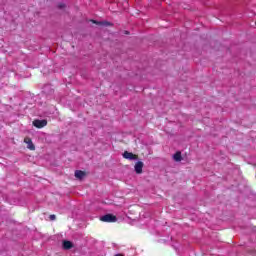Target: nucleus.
Instances as JSON below:
<instances>
[{"label": "nucleus", "instance_id": "obj_3", "mask_svg": "<svg viewBox=\"0 0 256 256\" xmlns=\"http://www.w3.org/2000/svg\"><path fill=\"white\" fill-rule=\"evenodd\" d=\"M123 157H124V159H128L129 161H137V155H135L131 152H128V151H125L123 153Z\"/></svg>", "mask_w": 256, "mask_h": 256}, {"label": "nucleus", "instance_id": "obj_6", "mask_svg": "<svg viewBox=\"0 0 256 256\" xmlns=\"http://www.w3.org/2000/svg\"><path fill=\"white\" fill-rule=\"evenodd\" d=\"M75 177H76V179H83V177H85V172H83L81 170H76Z\"/></svg>", "mask_w": 256, "mask_h": 256}, {"label": "nucleus", "instance_id": "obj_10", "mask_svg": "<svg viewBox=\"0 0 256 256\" xmlns=\"http://www.w3.org/2000/svg\"><path fill=\"white\" fill-rule=\"evenodd\" d=\"M55 219H56L55 214L50 215V221H55Z\"/></svg>", "mask_w": 256, "mask_h": 256}, {"label": "nucleus", "instance_id": "obj_11", "mask_svg": "<svg viewBox=\"0 0 256 256\" xmlns=\"http://www.w3.org/2000/svg\"><path fill=\"white\" fill-rule=\"evenodd\" d=\"M59 7H60V9H63V7H65V5H64V4H62V5H60Z\"/></svg>", "mask_w": 256, "mask_h": 256}, {"label": "nucleus", "instance_id": "obj_4", "mask_svg": "<svg viewBox=\"0 0 256 256\" xmlns=\"http://www.w3.org/2000/svg\"><path fill=\"white\" fill-rule=\"evenodd\" d=\"M134 169L138 175H141V173H143V162L138 161L135 164Z\"/></svg>", "mask_w": 256, "mask_h": 256}, {"label": "nucleus", "instance_id": "obj_9", "mask_svg": "<svg viewBox=\"0 0 256 256\" xmlns=\"http://www.w3.org/2000/svg\"><path fill=\"white\" fill-rule=\"evenodd\" d=\"M92 22H94L96 25H109L107 22H97L95 20H92Z\"/></svg>", "mask_w": 256, "mask_h": 256}, {"label": "nucleus", "instance_id": "obj_7", "mask_svg": "<svg viewBox=\"0 0 256 256\" xmlns=\"http://www.w3.org/2000/svg\"><path fill=\"white\" fill-rule=\"evenodd\" d=\"M63 247L64 249H71L73 247V243H71V241L65 240L63 242Z\"/></svg>", "mask_w": 256, "mask_h": 256}, {"label": "nucleus", "instance_id": "obj_5", "mask_svg": "<svg viewBox=\"0 0 256 256\" xmlns=\"http://www.w3.org/2000/svg\"><path fill=\"white\" fill-rule=\"evenodd\" d=\"M24 143L27 144V149H30V151H35V144H33V141H31V139H24Z\"/></svg>", "mask_w": 256, "mask_h": 256}, {"label": "nucleus", "instance_id": "obj_1", "mask_svg": "<svg viewBox=\"0 0 256 256\" xmlns=\"http://www.w3.org/2000/svg\"><path fill=\"white\" fill-rule=\"evenodd\" d=\"M104 223H115L117 221V217L112 214H106L100 218Z\"/></svg>", "mask_w": 256, "mask_h": 256}, {"label": "nucleus", "instance_id": "obj_12", "mask_svg": "<svg viewBox=\"0 0 256 256\" xmlns=\"http://www.w3.org/2000/svg\"><path fill=\"white\" fill-rule=\"evenodd\" d=\"M115 256H123L122 254H116Z\"/></svg>", "mask_w": 256, "mask_h": 256}, {"label": "nucleus", "instance_id": "obj_8", "mask_svg": "<svg viewBox=\"0 0 256 256\" xmlns=\"http://www.w3.org/2000/svg\"><path fill=\"white\" fill-rule=\"evenodd\" d=\"M173 159H174V161H177V162L181 161V159H182L181 152H176L173 155Z\"/></svg>", "mask_w": 256, "mask_h": 256}, {"label": "nucleus", "instance_id": "obj_2", "mask_svg": "<svg viewBox=\"0 0 256 256\" xmlns=\"http://www.w3.org/2000/svg\"><path fill=\"white\" fill-rule=\"evenodd\" d=\"M33 125L37 129H43V127H47V120H34Z\"/></svg>", "mask_w": 256, "mask_h": 256}]
</instances>
